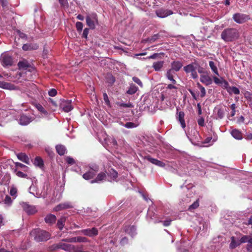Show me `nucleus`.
I'll return each instance as SVG.
<instances>
[{"mask_svg":"<svg viewBox=\"0 0 252 252\" xmlns=\"http://www.w3.org/2000/svg\"><path fill=\"white\" fill-rule=\"evenodd\" d=\"M230 108L232 109V112H231V115L232 117H233V116H234L235 115V112H236V110H235L236 105H235V104L234 103L232 104L231 105Z\"/></svg>","mask_w":252,"mask_h":252,"instance_id":"60","label":"nucleus"},{"mask_svg":"<svg viewBox=\"0 0 252 252\" xmlns=\"http://www.w3.org/2000/svg\"><path fill=\"white\" fill-rule=\"evenodd\" d=\"M137 88L134 85H132L130 87L129 89L127 91V93L129 94H133L136 92Z\"/></svg>","mask_w":252,"mask_h":252,"instance_id":"44","label":"nucleus"},{"mask_svg":"<svg viewBox=\"0 0 252 252\" xmlns=\"http://www.w3.org/2000/svg\"><path fill=\"white\" fill-rule=\"evenodd\" d=\"M198 221L200 223V224L201 225L202 224L203 225V228L202 230H204L206 229L208 227V224L205 222H204L203 219L201 218H199L198 219Z\"/></svg>","mask_w":252,"mask_h":252,"instance_id":"48","label":"nucleus"},{"mask_svg":"<svg viewBox=\"0 0 252 252\" xmlns=\"http://www.w3.org/2000/svg\"><path fill=\"white\" fill-rule=\"evenodd\" d=\"M83 25L82 23L80 22H77L76 23V28L77 30L79 32H81L83 29Z\"/></svg>","mask_w":252,"mask_h":252,"instance_id":"52","label":"nucleus"},{"mask_svg":"<svg viewBox=\"0 0 252 252\" xmlns=\"http://www.w3.org/2000/svg\"><path fill=\"white\" fill-rule=\"evenodd\" d=\"M185 113L183 111H180L177 113V119L180 122L181 126L183 128L186 127V125L184 120Z\"/></svg>","mask_w":252,"mask_h":252,"instance_id":"23","label":"nucleus"},{"mask_svg":"<svg viewBox=\"0 0 252 252\" xmlns=\"http://www.w3.org/2000/svg\"><path fill=\"white\" fill-rule=\"evenodd\" d=\"M200 81L206 86H209L213 82L212 78L207 74L201 75Z\"/></svg>","mask_w":252,"mask_h":252,"instance_id":"17","label":"nucleus"},{"mask_svg":"<svg viewBox=\"0 0 252 252\" xmlns=\"http://www.w3.org/2000/svg\"><path fill=\"white\" fill-rule=\"evenodd\" d=\"M86 24L91 29H94L98 24L97 15L95 13H91L87 15L86 18Z\"/></svg>","mask_w":252,"mask_h":252,"instance_id":"4","label":"nucleus"},{"mask_svg":"<svg viewBox=\"0 0 252 252\" xmlns=\"http://www.w3.org/2000/svg\"><path fill=\"white\" fill-rule=\"evenodd\" d=\"M224 116V112L223 110L218 109L217 110V116L219 119H222Z\"/></svg>","mask_w":252,"mask_h":252,"instance_id":"49","label":"nucleus"},{"mask_svg":"<svg viewBox=\"0 0 252 252\" xmlns=\"http://www.w3.org/2000/svg\"><path fill=\"white\" fill-rule=\"evenodd\" d=\"M17 158L22 162L27 164H30V159L29 157L24 153H21L17 155Z\"/></svg>","mask_w":252,"mask_h":252,"instance_id":"28","label":"nucleus"},{"mask_svg":"<svg viewBox=\"0 0 252 252\" xmlns=\"http://www.w3.org/2000/svg\"><path fill=\"white\" fill-rule=\"evenodd\" d=\"M232 18L236 23L240 24L245 23L250 19L248 15L241 13H236L234 14Z\"/></svg>","mask_w":252,"mask_h":252,"instance_id":"5","label":"nucleus"},{"mask_svg":"<svg viewBox=\"0 0 252 252\" xmlns=\"http://www.w3.org/2000/svg\"><path fill=\"white\" fill-rule=\"evenodd\" d=\"M247 250L249 252H252V238L250 239L247 244Z\"/></svg>","mask_w":252,"mask_h":252,"instance_id":"55","label":"nucleus"},{"mask_svg":"<svg viewBox=\"0 0 252 252\" xmlns=\"http://www.w3.org/2000/svg\"><path fill=\"white\" fill-rule=\"evenodd\" d=\"M98 169L97 165H92L90 167L89 171L83 175V178L87 180L92 179L95 175V173L98 171Z\"/></svg>","mask_w":252,"mask_h":252,"instance_id":"8","label":"nucleus"},{"mask_svg":"<svg viewBox=\"0 0 252 252\" xmlns=\"http://www.w3.org/2000/svg\"><path fill=\"white\" fill-rule=\"evenodd\" d=\"M118 173L113 169L109 170L107 173V180L110 182L117 181Z\"/></svg>","mask_w":252,"mask_h":252,"instance_id":"18","label":"nucleus"},{"mask_svg":"<svg viewBox=\"0 0 252 252\" xmlns=\"http://www.w3.org/2000/svg\"><path fill=\"white\" fill-rule=\"evenodd\" d=\"M17 189L15 187H11L10 190V194L11 196L16 197Z\"/></svg>","mask_w":252,"mask_h":252,"instance_id":"56","label":"nucleus"},{"mask_svg":"<svg viewBox=\"0 0 252 252\" xmlns=\"http://www.w3.org/2000/svg\"><path fill=\"white\" fill-rule=\"evenodd\" d=\"M238 31L235 28H227L224 29L221 33V38L225 42L233 41L239 37Z\"/></svg>","mask_w":252,"mask_h":252,"instance_id":"2","label":"nucleus"},{"mask_svg":"<svg viewBox=\"0 0 252 252\" xmlns=\"http://www.w3.org/2000/svg\"><path fill=\"white\" fill-rule=\"evenodd\" d=\"M106 178V174L104 173H99L95 180L91 181V183H98L104 180Z\"/></svg>","mask_w":252,"mask_h":252,"instance_id":"29","label":"nucleus"},{"mask_svg":"<svg viewBox=\"0 0 252 252\" xmlns=\"http://www.w3.org/2000/svg\"><path fill=\"white\" fill-rule=\"evenodd\" d=\"M227 92L231 94H240V91L239 89L236 87H227Z\"/></svg>","mask_w":252,"mask_h":252,"instance_id":"35","label":"nucleus"},{"mask_svg":"<svg viewBox=\"0 0 252 252\" xmlns=\"http://www.w3.org/2000/svg\"><path fill=\"white\" fill-rule=\"evenodd\" d=\"M14 164H15V166L14 167H13L12 169H16L17 170H22L24 172H27L29 171V168L27 166H26L21 163L18 162H15Z\"/></svg>","mask_w":252,"mask_h":252,"instance_id":"25","label":"nucleus"},{"mask_svg":"<svg viewBox=\"0 0 252 252\" xmlns=\"http://www.w3.org/2000/svg\"><path fill=\"white\" fill-rule=\"evenodd\" d=\"M24 210L29 215H32L37 212L36 208L34 206H31L26 203L22 204Z\"/></svg>","mask_w":252,"mask_h":252,"instance_id":"13","label":"nucleus"},{"mask_svg":"<svg viewBox=\"0 0 252 252\" xmlns=\"http://www.w3.org/2000/svg\"><path fill=\"white\" fill-rule=\"evenodd\" d=\"M0 61L3 66H11L13 63L12 57L6 53H3L0 57Z\"/></svg>","mask_w":252,"mask_h":252,"instance_id":"9","label":"nucleus"},{"mask_svg":"<svg viewBox=\"0 0 252 252\" xmlns=\"http://www.w3.org/2000/svg\"><path fill=\"white\" fill-rule=\"evenodd\" d=\"M88 33H89V29L85 28L83 31L82 36L85 38H87Z\"/></svg>","mask_w":252,"mask_h":252,"instance_id":"62","label":"nucleus"},{"mask_svg":"<svg viewBox=\"0 0 252 252\" xmlns=\"http://www.w3.org/2000/svg\"><path fill=\"white\" fill-rule=\"evenodd\" d=\"M62 241L68 243H85L87 242V239L85 237L78 236L63 239Z\"/></svg>","mask_w":252,"mask_h":252,"instance_id":"11","label":"nucleus"},{"mask_svg":"<svg viewBox=\"0 0 252 252\" xmlns=\"http://www.w3.org/2000/svg\"><path fill=\"white\" fill-rule=\"evenodd\" d=\"M33 164L35 166L39 167V168H42L44 165L42 159L38 157L35 158Z\"/></svg>","mask_w":252,"mask_h":252,"instance_id":"37","label":"nucleus"},{"mask_svg":"<svg viewBox=\"0 0 252 252\" xmlns=\"http://www.w3.org/2000/svg\"><path fill=\"white\" fill-rule=\"evenodd\" d=\"M37 109L41 113L42 117H47L49 113L41 104L36 105Z\"/></svg>","mask_w":252,"mask_h":252,"instance_id":"33","label":"nucleus"},{"mask_svg":"<svg viewBox=\"0 0 252 252\" xmlns=\"http://www.w3.org/2000/svg\"><path fill=\"white\" fill-rule=\"evenodd\" d=\"M175 72L172 71V70H168L166 72L167 78L170 80L173 84H176V80L174 79V74Z\"/></svg>","mask_w":252,"mask_h":252,"instance_id":"32","label":"nucleus"},{"mask_svg":"<svg viewBox=\"0 0 252 252\" xmlns=\"http://www.w3.org/2000/svg\"><path fill=\"white\" fill-rule=\"evenodd\" d=\"M199 206V201L198 200H196L194 201L191 205H190L189 207V210L191 211L197 208Z\"/></svg>","mask_w":252,"mask_h":252,"instance_id":"46","label":"nucleus"},{"mask_svg":"<svg viewBox=\"0 0 252 252\" xmlns=\"http://www.w3.org/2000/svg\"><path fill=\"white\" fill-rule=\"evenodd\" d=\"M231 242L230 244V248L232 249L235 248L237 246H239L241 244V242H240L239 240H236L235 239V237L232 236L231 238Z\"/></svg>","mask_w":252,"mask_h":252,"instance_id":"38","label":"nucleus"},{"mask_svg":"<svg viewBox=\"0 0 252 252\" xmlns=\"http://www.w3.org/2000/svg\"><path fill=\"white\" fill-rule=\"evenodd\" d=\"M81 232L85 235L89 237H93L96 236L98 234V231L96 228H93L92 229H83Z\"/></svg>","mask_w":252,"mask_h":252,"instance_id":"16","label":"nucleus"},{"mask_svg":"<svg viewBox=\"0 0 252 252\" xmlns=\"http://www.w3.org/2000/svg\"><path fill=\"white\" fill-rule=\"evenodd\" d=\"M252 238L249 236L244 235L241 238V239L239 240V241L241 242V244L245 243L246 242L248 243L249 241H250V239Z\"/></svg>","mask_w":252,"mask_h":252,"instance_id":"42","label":"nucleus"},{"mask_svg":"<svg viewBox=\"0 0 252 252\" xmlns=\"http://www.w3.org/2000/svg\"><path fill=\"white\" fill-rule=\"evenodd\" d=\"M213 79L216 84L221 86L223 88L226 89L228 86V83L222 77L218 78L216 76H213Z\"/></svg>","mask_w":252,"mask_h":252,"instance_id":"12","label":"nucleus"},{"mask_svg":"<svg viewBox=\"0 0 252 252\" xmlns=\"http://www.w3.org/2000/svg\"><path fill=\"white\" fill-rule=\"evenodd\" d=\"M147 159L152 163L160 167H164L166 165V163L163 162L161 161L158 160L156 158H152L150 157H147Z\"/></svg>","mask_w":252,"mask_h":252,"instance_id":"24","label":"nucleus"},{"mask_svg":"<svg viewBox=\"0 0 252 252\" xmlns=\"http://www.w3.org/2000/svg\"><path fill=\"white\" fill-rule=\"evenodd\" d=\"M35 189V186H31L30 188H29V192L30 193L32 194L34 196L36 197H39V195L37 194V193H34L33 191Z\"/></svg>","mask_w":252,"mask_h":252,"instance_id":"51","label":"nucleus"},{"mask_svg":"<svg viewBox=\"0 0 252 252\" xmlns=\"http://www.w3.org/2000/svg\"><path fill=\"white\" fill-rule=\"evenodd\" d=\"M132 80L136 83H137L138 85H139L140 87H142V83L140 81V80L136 77H133L132 78Z\"/></svg>","mask_w":252,"mask_h":252,"instance_id":"58","label":"nucleus"},{"mask_svg":"<svg viewBox=\"0 0 252 252\" xmlns=\"http://www.w3.org/2000/svg\"><path fill=\"white\" fill-rule=\"evenodd\" d=\"M125 231L131 237H133L136 234V228L134 225L126 226Z\"/></svg>","mask_w":252,"mask_h":252,"instance_id":"22","label":"nucleus"},{"mask_svg":"<svg viewBox=\"0 0 252 252\" xmlns=\"http://www.w3.org/2000/svg\"><path fill=\"white\" fill-rule=\"evenodd\" d=\"M60 107L65 112H68L73 108L71 104V100L64 99L61 100Z\"/></svg>","mask_w":252,"mask_h":252,"instance_id":"6","label":"nucleus"},{"mask_svg":"<svg viewBox=\"0 0 252 252\" xmlns=\"http://www.w3.org/2000/svg\"><path fill=\"white\" fill-rule=\"evenodd\" d=\"M197 123L199 126H204V119L202 117H200L197 120Z\"/></svg>","mask_w":252,"mask_h":252,"instance_id":"59","label":"nucleus"},{"mask_svg":"<svg viewBox=\"0 0 252 252\" xmlns=\"http://www.w3.org/2000/svg\"><path fill=\"white\" fill-rule=\"evenodd\" d=\"M197 87L199 88L201 92L200 96L201 97H204L206 94L205 89L204 88V87L201 86L199 83H197Z\"/></svg>","mask_w":252,"mask_h":252,"instance_id":"47","label":"nucleus"},{"mask_svg":"<svg viewBox=\"0 0 252 252\" xmlns=\"http://www.w3.org/2000/svg\"><path fill=\"white\" fill-rule=\"evenodd\" d=\"M147 218L153 220L155 223H158L161 221L163 218L157 217V215L154 212V208L150 207L147 212Z\"/></svg>","mask_w":252,"mask_h":252,"instance_id":"7","label":"nucleus"},{"mask_svg":"<svg viewBox=\"0 0 252 252\" xmlns=\"http://www.w3.org/2000/svg\"><path fill=\"white\" fill-rule=\"evenodd\" d=\"M32 120V118L27 116L25 115H22L21 116L19 119V123L21 125L26 126L29 124Z\"/></svg>","mask_w":252,"mask_h":252,"instance_id":"19","label":"nucleus"},{"mask_svg":"<svg viewBox=\"0 0 252 252\" xmlns=\"http://www.w3.org/2000/svg\"><path fill=\"white\" fill-rule=\"evenodd\" d=\"M30 234L37 242L47 241L51 237L49 232L39 228L33 229L31 232Z\"/></svg>","mask_w":252,"mask_h":252,"instance_id":"3","label":"nucleus"},{"mask_svg":"<svg viewBox=\"0 0 252 252\" xmlns=\"http://www.w3.org/2000/svg\"><path fill=\"white\" fill-rule=\"evenodd\" d=\"M65 220V218L64 217H63L58 220L57 226L60 230L63 229Z\"/></svg>","mask_w":252,"mask_h":252,"instance_id":"41","label":"nucleus"},{"mask_svg":"<svg viewBox=\"0 0 252 252\" xmlns=\"http://www.w3.org/2000/svg\"><path fill=\"white\" fill-rule=\"evenodd\" d=\"M73 207L72 203L67 201L59 204L54 208V210L55 211H59L66 209L71 208Z\"/></svg>","mask_w":252,"mask_h":252,"instance_id":"14","label":"nucleus"},{"mask_svg":"<svg viewBox=\"0 0 252 252\" xmlns=\"http://www.w3.org/2000/svg\"><path fill=\"white\" fill-rule=\"evenodd\" d=\"M231 134L236 139L240 140L242 138L241 132L236 129H233L231 132Z\"/></svg>","mask_w":252,"mask_h":252,"instance_id":"30","label":"nucleus"},{"mask_svg":"<svg viewBox=\"0 0 252 252\" xmlns=\"http://www.w3.org/2000/svg\"><path fill=\"white\" fill-rule=\"evenodd\" d=\"M18 65L20 69H27L30 66V64L27 61L23 60L19 62Z\"/></svg>","mask_w":252,"mask_h":252,"instance_id":"39","label":"nucleus"},{"mask_svg":"<svg viewBox=\"0 0 252 252\" xmlns=\"http://www.w3.org/2000/svg\"><path fill=\"white\" fill-rule=\"evenodd\" d=\"M30 45L29 44H25L23 45L22 48L25 51L30 50Z\"/></svg>","mask_w":252,"mask_h":252,"instance_id":"64","label":"nucleus"},{"mask_svg":"<svg viewBox=\"0 0 252 252\" xmlns=\"http://www.w3.org/2000/svg\"><path fill=\"white\" fill-rule=\"evenodd\" d=\"M128 243V239L126 237L123 238L120 242V243L122 245H125Z\"/></svg>","mask_w":252,"mask_h":252,"instance_id":"63","label":"nucleus"},{"mask_svg":"<svg viewBox=\"0 0 252 252\" xmlns=\"http://www.w3.org/2000/svg\"><path fill=\"white\" fill-rule=\"evenodd\" d=\"M17 33L18 34L19 36H20V38H24V39H27V36L26 34H25L24 33H23L22 32H21L20 31H17Z\"/></svg>","mask_w":252,"mask_h":252,"instance_id":"61","label":"nucleus"},{"mask_svg":"<svg viewBox=\"0 0 252 252\" xmlns=\"http://www.w3.org/2000/svg\"><path fill=\"white\" fill-rule=\"evenodd\" d=\"M44 220L46 223L51 225L56 222V217L54 215L50 214L46 216Z\"/></svg>","mask_w":252,"mask_h":252,"instance_id":"27","label":"nucleus"},{"mask_svg":"<svg viewBox=\"0 0 252 252\" xmlns=\"http://www.w3.org/2000/svg\"><path fill=\"white\" fill-rule=\"evenodd\" d=\"M137 125L132 122H126L124 125V126L127 128H132L137 126Z\"/></svg>","mask_w":252,"mask_h":252,"instance_id":"43","label":"nucleus"},{"mask_svg":"<svg viewBox=\"0 0 252 252\" xmlns=\"http://www.w3.org/2000/svg\"><path fill=\"white\" fill-rule=\"evenodd\" d=\"M56 149L57 153L61 156L63 155L66 153V149L63 145H57Z\"/></svg>","mask_w":252,"mask_h":252,"instance_id":"34","label":"nucleus"},{"mask_svg":"<svg viewBox=\"0 0 252 252\" xmlns=\"http://www.w3.org/2000/svg\"><path fill=\"white\" fill-rule=\"evenodd\" d=\"M105 143L109 147L116 149L117 142L113 137H107L104 138Z\"/></svg>","mask_w":252,"mask_h":252,"instance_id":"20","label":"nucleus"},{"mask_svg":"<svg viewBox=\"0 0 252 252\" xmlns=\"http://www.w3.org/2000/svg\"><path fill=\"white\" fill-rule=\"evenodd\" d=\"M163 61H158L154 62L152 66L155 71H160L161 68L163 67Z\"/></svg>","mask_w":252,"mask_h":252,"instance_id":"31","label":"nucleus"},{"mask_svg":"<svg viewBox=\"0 0 252 252\" xmlns=\"http://www.w3.org/2000/svg\"><path fill=\"white\" fill-rule=\"evenodd\" d=\"M171 68L169 70H172V71L177 72L180 70V69L183 66V63L180 61H174L171 63Z\"/></svg>","mask_w":252,"mask_h":252,"instance_id":"21","label":"nucleus"},{"mask_svg":"<svg viewBox=\"0 0 252 252\" xmlns=\"http://www.w3.org/2000/svg\"><path fill=\"white\" fill-rule=\"evenodd\" d=\"M175 84H173L172 83V84H169L167 88H166V91L168 90H173V93H176L177 92V87L174 86Z\"/></svg>","mask_w":252,"mask_h":252,"instance_id":"50","label":"nucleus"},{"mask_svg":"<svg viewBox=\"0 0 252 252\" xmlns=\"http://www.w3.org/2000/svg\"><path fill=\"white\" fill-rule=\"evenodd\" d=\"M209 65L213 73L215 75L219 76V73L218 71V67L217 66V63H215L213 61H209Z\"/></svg>","mask_w":252,"mask_h":252,"instance_id":"26","label":"nucleus"},{"mask_svg":"<svg viewBox=\"0 0 252 252\" xmlns=\"http://www.w3.org/2000/svg\"><path fill=\"white\" fill-rule=\"evenodd\" d=\"M56 249H60L67 252H87L85 251L82 245H73L65 243L63 241L57 244L55 247Z\"/></svg>","mask_w":252,"mask_h":252,"instance_id":"1","label":"nucleus"},{"mask_svg":"<svg viewBox=\"0 0 252 252\" xmlns=\"http://www.w3.org/2000/svg\"><path fill=\"white\" fill-rule=\"evenodd\" d=\"M65 160L67 163L70 165H72L75 163L74 159L70 157H67Z\"/></svg>","mask_w":252,"mask_h":252,"instance_id":"53","label":"nucleus"},{"mask_svg":"<svg viewBox=\"0 0 252 252\" xmlns=\"http://www.w3.org/2000/svg\"><path fill=\"white\" fill-rule=\"evenodd\" d=\"M173 14V12L169 9H160L156 11V15L159 18H165Z\"/></svg>","mask_w":252,"mask_h":252,"instance_id":"15","label":"nucleus"},{"mask_svg":"<svg viewBox=\"0 0 252 252\" xmlns=\"http://www.w3.org/2000/svg\"><path fill=\"white\" fill-rule=\"evenodd\" d=\"M12 170L13 172L20 178H28V177L26 173L21 171L20 170H17L16 169H12Z\"/></svg>","mask_w":252,"mask_h":252,"instance_id":"36","label":"nucleus"},{"mask_svg":"<svg viewBox=\"0 0 252 252\" xmlns=\"http://www.w3.org/2000/svg\"><path fill=\"white\" fill-rule=\"evenodd\" d=\"M4 202L5 204H7L8 205H10L12 203V200L10 196H6L4 200Z\"/></svg>","mask_w":252,"mask_h":252,"instance_id":"54","label":"nucleus"},{"mask_svg":"<svg viewBox=\"0 0 252 252\" xmlns=\"http://www.w3.org/2000/svg\"><path fill=\"white\" fill-rule=\"evenodd\" d=\"M184 69L186 73H190L191 76L193 79H196L198 77V75L196 71V67L193 64H189L184 66Z\"/></svg>","mask_w":252,"mask_h":252,"instance_id":"10","label":"nucleus"},{"mask_svg":"<svg viewBox=\"0 0 252 252\" xmlns=\"http://www.w3.org/2000/svg\"><path fill=\"white\" fill-rule=\"evenodd\" d=\"M4 89L13 90L15 89V87L10 83L5 82L3 87Z\"/></svg>","mask_w":252,"mask_h":252,"instance_id":"45","label":"nucleus"},{"mask_svg":"<svg viewBox=\"0 0 252 252\" xmlns=\"http://www.w3.org/2000/svg\"><path fill=\"white\" fill-rule=\"evenodd\" d=\"M57 94V90L55 89H52L48 92V94L51 96H55Z\"/></svg>","mask_w":252,"mask_h":252,"instance_id":"57","label":"nucleus"},{"mask_svg":"<svg viewBox=\"0 0 252 252\" xmlns=\"http://www.w3.org/2000/svg\"><path fill=\"white\" fill-rule=\"evenodd\" d=\"M117 105L121 108H132L133 105L130 102L124 103V102H117Z\"/></svg>","mask_w":252,"mask_h":252,"instance_id":"40","label":"nucleus"}]
</instances>
